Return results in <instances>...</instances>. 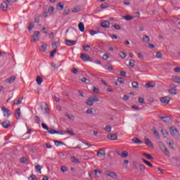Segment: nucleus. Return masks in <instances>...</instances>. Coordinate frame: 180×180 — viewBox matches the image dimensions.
<instances>
[{"mask_svg":"<svg viewBox=\"0 0 180 180\" xmlns=\"http://www.w3.org/2000/svg\"><path fill=\"white\" fill-rule=\"evenodd\" d=\"M107 139H108V140H117V135L110 134L107 136Z\"/></svg>","mask_w":180,"mask_h":180,"instance_id":"obj_14","label":"nucleus"},{"mask_svg":"<svg viewBox=\"0 0 180 180\" xmlns=\"http://www.w3.org/2000/svg\"><path fill=\"white\" fill-rule=\"evenodd\" d=\"M28 180H37V179L36 178V175H34V174H31V175L28 177Z\"/></svg>","mask_w":180,"mask_h":180,"instance_id":"obj_44","label":"nucleus"},{"mask_svg":"<svg viewBox=\"0 0 180 180\" xmlns=\"http://www.w3.org/2000/svg\"><path fill=\"white\" fill-rule=\"evenodd\" d=\"M27 29H28L29 32H30V30H32V29H34V25L33 23L30 22Z\"/></svg>","mask_w":180,"mask_h":180,"instance_id":"obj_46","label":"nucleus"},{"mask_svg":"<svg viewBox=\"0 0 180 180\" xmlns=\"http://www.w3.org/2000/svg\"><path fill=\"white\" fill-rule=\"evenodd\" d=\"M145 144H146V146H148V147H150V148H153V142H151V141H150L148 139V138L145 139Z\"/></svg>","mask_w":180,"mask_h":180,"instance_id":"obj_16","label":"nucleus"},{"mask_svg":"<svg viewBox=\"0 0 180 180\" xmlns=\"http://www.w3.org/2000/svg\"><path fill=\"white\" fill-rule=\"evenodd\" d=\"M170 133L173 137H175L176 136H179V131H178V129L174 127H169Z\"/></svg>","mask_w":180,"mask_h":180,"instance_id":"obj_6","label":"nucleus"},{"mask_svg":"<svg viewBox=\"0 0 180 180\" xmlns=\"http://www.w3.org/2000/svg\"><path fill=\"white\" fill-rule=\"evenodd\" d=\"M169 94L172 95H176V90L175 89H172L169 90Z\"/></svg>","mask_w":180,"mask_h":180,"instance_id":"obj_42","label":"nucleus"},{"mask_svg":"<svg viewBox=\"0 0 180 180\" xmlns=\"http://www.w3.org/2000/svg\"><path fill=\"white\" fill-rule=\"evenodd\" d=\"M47 50V44H42L39 49V51L44 53Z\"/></svg>","mask_w":180,"mask_h":180,"instance_id":"obj_24","label":"nucleus"},{"mask_svg":"<svg viewBox=\"0 0 180 180\" xmlns=\"http://www.w3.org/2000/svg\"><path fill=\"white\" fill-rule=\"evenodd\" d=\"M158 146L160 150H162L163 153L165 154V155H169V152H168V149L167 148V146H165V144H164V142L159 141Z\"/></svg>","mask_w":180,"mask_h":180,"instance_id":"obj_2","label":"nucleus"},{"mask_svg":"<svg viewBox=\"0 0 180 180\" xmlns=\"http://www.w3.org/2000/svg\"><path fill=\"white\" fill-rule=\"evenodd\" d=\"M51 65H52L53 68H54V70H58V68L61 67V63H59V65L52 63Z\"/></svg>","mask_w":180,"mask_h":180,"instance_id":"obj_30","label":"nucleus"},{"mask_svg":"<svg viewBox=\"0 0 180 180\" xmlns=\"http://www.w3.org/2000/svg\"><path fill=\"white\" fill-rule=\"evenodd\" d=\"M42 129H44L45 130H49V127L45 123L41 124Z\"/></svg>","mask_w":180,"mask_h":180,"instance_id":"obj_58","label":"nucleus"},{"mask_svg":"<svg viewBox=\"0 0 180 180\" xmlns=\"http://www.w3.org/2000/svg\"><path fill=\"white\" fill-rule=\"evenodd\" d=\"M65 44H66V46H75V44H77V41L65 39Z\"/></svg>","mask_w":180,"mask_h":180,"instance_id":"obj_8","label":"nucleus"},{"mask_svg":"<svg viewBox=\"0 0 180 180\" xmlns=\"http://www.w3.org/2000/svg\"><path fill=\"white\" fill-rule=\"evenodd\" d=\"M107 175L108 176H110V178H114V179H116V177L117 176V174L112 172L107 173Z\"/></svg>","mask_w":180,"mask_h":180,"instance_id":"obj_20","label":"nucleus"},{"mask_svg":"<svg viewBox=\"0 0 180 180\" xmlns=\"http://www.w3.org/2000/svg\"><path fill=\"white\" fill-rule=\"evenodd\" d=\"M143 157H146L148 158V160H154V158L153 156H151V155L150 154H147V153H143Z\"/></svg>","mask_w":180,"mask_h":180,"instance_id":"obj_32","label":"nucleus"},{"mask_svg":"<svg viewBox=\"0 0 180 180\" xmlns=\"http://www.w3.org/2000/svg\"><path fill=\"white\" fill-rule=\"evenodd\" d=\"M160 119L163 120L165 123H169V122L171 120V118L169 117H161Z\"/></svg>","mask_w":180,"mask_h":180,"instance_id":"obj_23","label":"nucleus"},{"mask_svg":"<svg viewBox=\"0 0 180 180\" xmlns=\"http://www.w3.org/2000/svg\"><path fill=\"white\" fill-rule=\"evenodd\" d=\"M120 56L121 57V58H126V57H127V54H126V53L121 51L120 52Z\"/></svg>","mask_w":180,"mask_h":180,"instance_id":"obj_37","label":"nucleus"},{"mask_svg":"<svg viewBox=\"0 0 180 180\" xmlns=\"http://www.w3.org/2000/svg\"><path fill=\"white\" fill-rule=\"evenodd\" d=\"M131 141H133L134 144H143V142L136 137L133 138Z\"/></svg>","mask_w":180,"mask_h":180,"instance_id":"obj_19","label":"nucleus"},{"mask_svg":"<svg viewBox=\"0 0 180 180\" xmlns=\"http://www.w3.org/2000/svg\"><path fill=\"white\" fill-rule=\"evenodd\" d=\"M71 160H72V162H74L75 164H79V160H78L75 157H72Z\"/></svg>","mask_w":180,"mask_h":180,"instance_id":"obj_34","label":"nucleus"},{"mask_svg":"<svg viewBox=\"0 0 180 180\" xmlns=\"http://www.w3.org/2000/svg\"><path fill=\"white\" fill-rule=\"evenodd\" d=\"M100 8H101V9H106V8H109V4H101L100 6Z\"/></svg>","mask_w":180,"mask_h":180,"instance_id":"obj_43","label":"nucleus"},{"mask_svg":"<svg viewBox=\"0 0 180 180\" xmlns=\"http://www.w3.org/2000/svg\"><path fill=\"white\" fill-rule=\"evenodd\" d=\"M65 116L70 120H74L75 119V117H74L72 115L65 114Z\"/></svg>","mask_w":180,"mask_h":180,"instance_id":"obj_39","label":"nucleus"},{"mask_svg":"<svg viewBox=\"0 0 180 180\" xmlns=\"http://www.w3.org/2000/svg\"><path fill=\"white\" fill-rule=\"evenodd\" d=\"M1 126H3L4 129H8V127H11V121H9V120H6L1 123Z\"/></svg>","mask_w":180,"mask_h":180,"instance_id":"obj_12","label":"nucleus"},{"mask_svg":"<svg viewBox=\"0 0 180 180\" xmlns=\"http://www.w3.org/2000/svg\"><path fill=\"white\" fill-rule=\"evenodd\" d=\"M40 117L37 115L35 116V123H37V124H40Z\"/></svg>","mask_w":180,"mask_h":180,"instance_id":"obj_49","label":"nucleus"},{"mask_svg":"<svg viewBox=\"0 0 180 180\" xmlns=\"http://www.w3.org/2000/svg\"><path fill=\"white\" fill-rule=\"evenodd\" d=\"M55 9L56 8L54 7H49V9H48L49 13H53V12H54Z\"/></svg>","mask_w":180,"mask_h":180,"instance_id":"obj_52","label":"nucleus"},{"mask_svg":"<svg viewBox=\"0 0 180 180\" xmlns=\"http://www.w3.org/2000/svg\"><path fill=\"white\" fill-rule=\"evenodd\" d=\"M39 36H40V32L39 31H35L34 32V34L32 35V37L31 39V41L32 42H36V41H39Z\"/></svg>","mask_w":180,"mask_h":180,"instance_id":"obj_4","label":"nucleus"},{"mask_svg":"<svg viewBox=\"0 0 180 180\" xmlns=\"http://www.w3.org/2000/svg\"><path fill=\"white\" fill-rule=\"evenodd\" d=\"M15 79H16V77L15 75H12L10 78H8L6 80V82L7 84H13V82H15Z\"/></svg>","mask_w":180,"mask_h":180,"instance_id":"obj_13","label":"nucleus"},{"mask_svg":"<svg viewBox=\"0 0 180 180\" xmlns=\"http://www.w3.org/2000/svg\"><path fill=\"white\" fill-rule=\"evenodd\" d=\"M174 72H180V67H177L174 69Z\"/></svg>","mask_w":180,"mask_h":180,"instance_id":"obj_64","label":"nucleus"},{"mask_svg":"<svg viewBox=\"0 0 180 180\" xmlns=\"http://www.w3.org/2000/svg\"><path fill=\"white\" fill-rule=\"evenodd\" d=\"M20 114H21V112H20V108H17V109L15 110V112H14V115H15V118H16V119H20Z\"/></svg>","mask_w":180,"mask_h":180,"instance_id":"obj_17","label":"nucleus"},{"mask_svg":"<svg viewBox=\"0 0 180 180\" xmlns=\"http://www.w3.org/2000/svg\"><path fill=\"white\" fill-rule=\"evenodd\" d=\"M143 40L146 43H150V37H148L147 35H143Z\"/></svg>","mask_w":180,"mask_h":180,"instance_id":"obj_25","label":"nucleus"},{"mask_svg":"<svg viewBox=\"0 0 180 180\" xmlns=\"http://www.w3.org/2000/svg\"><path fill=\"white\" fill-rule=\"evenodd\" d=\"M89 49H91L89 45L83 46V50H84V51H89Z\"/></svg>","mask_w":180,"mask_h":180,"instance_id":"obj_45","label":"nucleus"},{"mask_svg":"<svg viewBox=\"0 0 180 180\" xmlns=\"http://www.w3.org/2000/svg\"><path fill=\"white\" fill-rule=\"evenodd\" d=\"M169 101H171V99L168 96L160 98V102L162 103H165L166 105H168V103H169Z\"/></svg>","mask_w":180,"mask_h":180,"instance_id":"obj_10","label":"nucleus"},{"mask_svg":"<svg viewBox=\"0 0 180 180\" xmlns=\"http://www.w3.org/2000/svg\"><path fill=\"white\" fill-rule=\"evenodd\" d=\"M91 98L92 100L88 99L86 101V105H87L88 106H94V102H99V98H98L96 96H93Z\"/></svg>","mask_w":180,"mask_h":180,"instance_id":"obj_1","label":"nucleus"},{"mask_svg":"<svg viewBox=\"0 0 180 180\" xmlns=\"http://www.w3.org/2000/svg\"><path fill=\"white\" fill-rule=\"evenodd\" d=\"M22 101H23V98H20L17 101H14L13 104L14 105H18L22 103Z\"/></svg>","mask_w":180,"mask_h":180,"instance_id":"obj_27","label":"nucleus"},{"mask_svg":"<svg viewBox=\"0 0 180 180\" xmlns=\"http://www.w3.org/2000/svg\"><path fill=\"white\" fill-rule=\"evenodd\" d=\"M93 91H94L96 94H99V89L96 86H94Z\"/></svg>","mask_w":180,"mask_h":180,"instance_id":"obj_62","label":"nucleus"},{"mask_svg":"<svg viewBox=\"0 0 180 180\" xmlns=\"http://www.w3.org/2000/svg\"><path fill=\"white\" fill-rule=\"evenodd\" d=\"M69 14H70V9L64 11V12H63V15L64 16H67V15H69Z\"/></svg>","mask_w":180,"mask_h":180,"instance_id":"obj_59","label":"nucleus"},{"mask_svg":"<svg viewBox=\"0 0 180 180\" xmlns=\"http://www.w3.org/2000/svg\"><path fill=\"white\" fill-rule=\"evenodd\" d=\"M53 142L55 143V146H56V147H58L60 144H61L62 146L64 145V143L60 141H53Z\"/></svg>","mask_w":180,"mask_h":180,"instance_id":"obj_41","label":"nucleus"},{"mask_svg":"<svg viewBox=\"0 0 180 180\" xmlns=\"http://www.w3.org/2000/svg\"><path fill=\"white\" fill-rule=\"evenodd\" d=\"M121 157L122 158H126V157H129V153L127 151H123L121 154Z\"/></svg>","mask_w":180,"mask_h":180,"instance_id":"obj_38","label":"nucleus"},{"mask_svg":"<svg viewBox=\"0 0 180 180\" xmlns=\"http://www.w3.org/2000/svg\"><path fill=\"white\" fill-rule=\"evenodd\" d=\"M2 112H4V116L9 117L11 115H12V111H11L9 109H8L6 107H2L1 108Z\"/></svg>","mask_w":180,"mask_h":180,"instance_id":"obj_3","label":"nucleus"},{"mask_svg":"<svg viewBox=\"0 0 180 180\" xmlns=\"http://www.w3.org/2000/svg\"><path fill=\"white\" fill-rule=\"evenodd\" d=\"M167 144H168L169 148H171V150H174V143L169 142Z\"/></svg>","mask_w":180,"mask_h":180,"instance_id":"obj_55","label":"nucleus"},{"mask_svg":"<svg viewBox=\"0 0 180 180\" xmlns=\"http://www.w3.org/2000/svg\"><path fill=\"white\" fill-rule=\"evenodd\" d=\"M162 134L164 136V137L167 138L169 136L168 131L167 130L162 129L161 131Z\"/></svg>","mask_w":180,"mask_h":180,"instance_id":"obj_33","label":"nucleus"},{"mask_svg":"<svg viewBox=\"0 0 180 180\" xmlns=\"http://www.w3.org/2000/svg\"><path fill=\"white\" fill-rule=\"evenodd\" d=\"M126 20H131L133 19V17L130 16V15H126L124 18Z\"/></svg>","mask_w":180,"mask_h":180,"instance_id":"obj_57","label":"nucleus"},{"mask_svg":"<svg viewBox=\"0 0 180 180\" xmlns=\"http://www.w3.org/2000/svg\"><path fill=\"white\" fill-rule=\"evenodd\" d=\"M139 170L141 172L144 173L146 171V166L143 164H140L139 166Z\"/></svg>","mask_w":180,"mask_h":180,"instance_id":"obj_22","label":"nucleus"},{"mask_svg":"<svg viewBox=\"0 0 180 180\" xmlns=\"http://www.w3.org/2000/svg\"><path fill=\"white\" fill-rule=\"evenodd\" d=\"M98 157H106V153L105 152V150H100L97 152Z\"/></svg>","mask_w":180,"mask_h":180,"instance_id":"obj_15","label":"nucleus"},{"mask_svg":"<svg viewBox=\"0 0 180 180\" xmlns=\"http://www.w3.org/2000/svg\"><path fill=\"white\" fill-rule=\"evenodd\" d=\"M80 11H81V7L77 6L72 10V13H77V12H80Z\"/></svg>","mask_w":180,"mask_h":180,"instance_id":"obj_26","label":"nucleus"},{"mask_svg":"<svg viewBox=\"0 0 180 180\" xmlns=\"http://www.w3.org/2000/svg\"><path fill=\"white\" fill-rule=\"evenodd\" d=\"M37 82L38 85H41V82H43V79L40 77V76L37 77Z\"/></svg>","mask_w":180,"mask_h":180,"instance_id":"obj_31","label":"nucleus"},{"mask_svg":"<svg viewBox=\"0 0 180 180\" xmlns=\"http://www.w3.org/2000/svg\"><path fill=\"white\" fill-rule=\"evenodd\" d=\"M131 85H132V88H134V89H139V82H133L131 83Z\"/></svg>","mask_w":180,"mask_h":180,"instance_id":"obj_28","label":"nucleus"},{"mask_svg":"<svg viewBox=\"0 0 180 180\" xmlns=\"http://www.w3.org/2000/svg\"><path fill=\"white\" fill-rule=\"evenodd\" d=\"M48 133H49V134H60L61 136L64 134V132H63V131H57L53 129H51V130H48Z\"/></svg>","mask_w":180,"mask_h":180,"instance_id":"obj_7","label":"nucleus"},{"mask_svg":"<svg viewBox=\"0 0 180 180\" xmlns=\"http://www.w3.org/2000/svg\"><path fill=\"white\" fill-rule=\"evenodd\" d=\"M86 113L87 115H92V113H94V111L92 110V109H87Z\"/></svg>","mask_w":180,"mask_h":180,"instance_id":"obj_56","label":"nucleus"},{"mask_svg":"<svg viewBox=\"0 0 180 180\" xmlns=\"http://www.w3.org/2000/svg\"><path fill=\"white\" fill-rule=\"evenodd\" d=\"M80 58L84 61H92V58L86 56L84 53H82Z\"/></svg>","mask_w":180,"mask_h":180,"instance_id":"obj_9","label":"nucleus"},{"mask_svg":"<svg viewBox=\"0 0 180 180\" xmlns=\"http://www.w3.org/2000/svg\"><path fill=\"white\" fill-rule=\"evenodd\" d=\"M113 27H115V29L116 30H120V29H121L120 25H114Z\"/></svg>","mask_w":180,"mask_h":180,"instance_id":"obj_61","label":"nucleus"},{"mask_svg":"<svg viewBox=\"0 0 180 180\" xmlns=\"http://www.w3.org/2000/svg\"><path fill=\"white\" fill-rule=\"evenodd\" d=\"M20 162L21 164H26V162H27V158L22 157L20 159Z\"/></svg>","mask_w":180,"mask_h":180,"instance_id":"obj_36","label":"nucleus"},{"mask_svg":"<svg viewBox=\"0 0 180 180\" xmlns=\"http://www.w3.org/2000/svg\"><path fill=\"white\" fill-rule=\"evenodd\" d=\"M101 27H103L104 29H108L109 26H110V22L108 20H104L101 24Z\"/></svg>","mask_w":180,"mask_h":180,"instance_id":"obj_11","label":"nucleus"},{"mask_svg":"<svg viewBox=\"0 0 180 180\" xmlns=\"http://www.w3.org/2000/svg\"><path fill=\"white\" fill-rule=\"evenodd\" d=\"M36 171L38 172V174H41V166L40 165H37L35 167Z\"/></svg>","mask_w":180,"mask_h":180,"instance_id":"obj_35","label":"nucleus"},{"mask_svg":"<svg viewBox=\"0 0 180 180\" xmlns=\"http://www.w3.org/2000/svg\"><path fill=\"white\" fill-rule=\"evenodd\" d=\"M172 81L176 82V84H180V77L179 76H173L172 77Z\"/></svg>","mask_w":180,"mask_h":180,"instance_id":"obj_18","label":"nucleus"},{"mask_svg":"<svg viewBox=\"0 0 180 180\" xmlns=\"http://www.w3.org/2000/svg\"><path fill=\"white\" fill-rule=\"evenodd\" d=\"M60 171L63 173L67 172V171H68V169L67 168V167L63 166L60 167Z\"/></svg>","mask_w":180,"mask_h":180,"instance_id":"obj_47","label":"nucleus"},{"mask_svg":"<svg viewBox=\"0 0 180 180\" xmlns=\"http://www.w3.org/2000/svg\"><path fill=\"white\" fill-rule=\"evenodd\" d=\"M72 72H73V74H78V69L77 68H73L72 69Z\"/></svg>","mask_w":180,"mask_h":180,"instance_id":"obj_60","label":"nucleus"},{"mask_svg":"<svg viewBox=\"0 0 180 180\" xmlns=\"http://www.w3.org/2000/svg\"><path fill=\"white\" fill-rule=\"evenodd\" d=\"M138 101L139 103H144V98H139Z\"/></svg>","mask_w":180,"mask_h":180,"instance_id":"obj_63","label":"nucleus"},{"mask_svg":"<svg viewBox=\"0 0 180 180\" xmlns=\"http://www.w3.org/2000/svg\"><path fill=\"white\" fill-rule=\"evenodd\" d=\"M156 58H162V53H161L160 52H156Z\"/></svg>","mask_w":180,"mask_h":180,"instance_id":"obj_53","label":"nucleus"},{"mask_svg":"<svg viewBox=\"0 0 180 180\" xmlns=\"http://www.w3.org/2000/svg\"><path fill=\"white\" fill-rule=\"evenodd\" d=\"M129 65L130 67H134L136 65V60L131 59L129 60Z\"/></svg>","mask_w":180,"mask_h":180,"instance_id":"obj_40","label":"nucleus"},{"mask_svg":"<svg viewBox=\"0 0 180 180\" xmlns=\"http://www.w3.org/2000/svg\"><path fill=\"white\" fill-rule=\"evenodd\" d=\"M146 86L148 87V88H155V84H150V83H146Z\"/></svg>","mask_w":180,"mask_h":180,"instance_id":"obj_50","label":"nucleus"},{"mask_svg":"<svg viewBox=\"0 0 180 180\" xmlns=\"http://www.w3.org/2000/svg\"><path fill=\"white\" fill-rule=\"evenodd\" d=\"M89 32L91 34V36H94V34H98V33L100 32L99 30H98V31H95L94 30H90Z\"/></svg>","mask_w":180,"mask_h":180,"instance_id":"obj_29","label":"nucleus"},{"mask_svg":"<svg viewBox=\"0 0 180 180\" xmlns=\"http://www.w3.org/2000/svg\"><path fill=\"white\" fill-rule=\"evenodd\" d=\"M105 131H111V130H112V127H110L109 125H107V126H105Z\"/></svg>","mask_w":180,"mask_h":180,"instance_id":"obj_54","label":"nucleus"},{"mask_svg":"<svg viewBox=\"0 0 180 180\" xmlns=\"http://www.w3.org/2000/svg\"><path fill=\"white\" fill-rule=\"evenodd\" d=\"M9 4H11V2L9 1V0H6L5 1H4L1 4V9H3V11H8V6H9Z\"/></svg>","mask_w":180,"mask_h":180,"instance_id":"obj_5","label":"nucleus"},{"mask_svg":"<svg viewBox=\"0 0 180 180\" xmlns=\"http://www.w3.org/2000/svg\"><path fill=\"white\" fill-rule=\"evenodd\" d=\"M78 27L81 32H85V25L82 22L79 23Z\"/></svg>","mask_w":180,"mask_h":180,"instance_id":"obj_21","label":"nucleus"},{"mask_svg":"<svg viewBox=\"0 0 180 180\" xmlns=\"http://www.w3.org/2000/svg\"><path fill=\"white\" fill-rule=\"evenodd\" d=\"M117 81L120 84H124V79L123 77H118Z\"/></svg>","mask_w":180,"mask_h":180,"instance_id":"obj_48","label":"nucleus"},{"mask_svg":"<svg viewBox=\"0 0 180 180\" xmlns=\"http://www.w3.org/2000/svg\"><path fill=\"white\" fill-rule=\"evenodd\" d=\"M66 133H68V134H70V136H75V134L74 131H72V130L68 129V130L66 131Z\"/></svg>","mask_w":180,"mask_h":180,"instance_id":"obj_51","label":"nucleus"}]
</instances>
